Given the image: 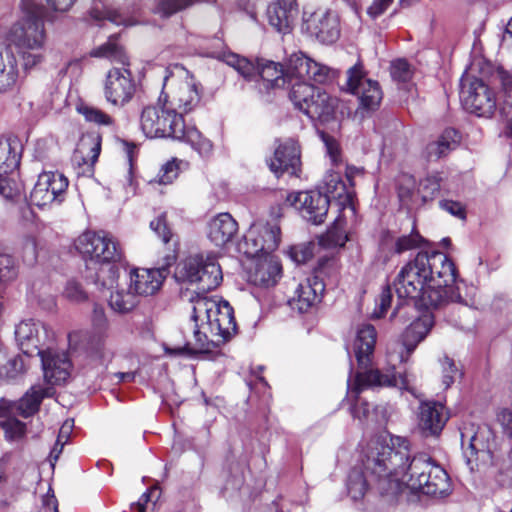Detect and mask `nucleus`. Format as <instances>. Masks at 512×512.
Wrapping results in <instances>:
<instances>
[{"label":"nucleus","mask_w":512,"mask_h":512,"mask_svg":"<svg viewBox=\"0 0 512 512\" xmlns=\"http://www.w3.org/2000/svg\"><path fill=\"white\" fill-rule=\"evenodd\" d=\"M22 17L6 34L9 42L0 50V94L13 91L20 81V68L29 72L46 59L45 7L38 0H21Z\"/></svg>","instance_id":"nucleus-4"},{"label":"nucleus","mask_w":512,"mask_h":512,"mask_svg":"<svg viewBox=\"0 0 512 512\" xmlns=\"http://www.w3.org/2000/svg\"><path fill=\"white\" fill-rule=\"evenodd\" d=\"M163 90L167 104L177 113L192 111L200 101V94L194 79L188 71L176 65L174 71L165 70Z\"/></svg>","instance_id":"nucleus-8"},{"label":"nucleus","mask_w":512,"mask_h":512,"mask_svg":"<svg viewBox=\"0 0 512 512\" xmlns=\"http://www.w3.org/2000/svg\"><path fill=\"white\" fill-rule=\"evenodd\" d=\"M53 393L54 389L51 386L33 385L19 401L15 402L18 416L28 418L34 415L39 410L41 401L51 397Z\"/></svg>","instance_id":"nucleus-33"},{"label":"nucleus","mask_w":512,"mask_h":512,"mask_svg":"<svg viewBox=\"0 0 512 512\" xmlns=\"http://www.w3.org/2000/svg\"><path fill=\"white\" fill-rule=\"evenodd\" d=\"M0 426L5 432V437L9 441L22 439L26 434V424L14 416L13 418L0 420Z\"/></svg>","instance_id":"nucleus-44"},{"label":"nucleus","mask_w":512,"mask_h":512,"mask_svg":"<svg viewBox=\"0 0 512 512\" xmlns=\"http://www.w3.org/2000/svg\"><path fill=\"white\" fill-rule=\"evenodd\" d=\"M324 196L329 199V203L334 200L341 210H347L352 216L355 214L353 206L352 191L347 188L341 179L339 172H330L324 178Z\"/></svg>","instance_id":"nucleus-30"},{"label":"nucleus","mask_w":512,"mask_h":512,"mask_svg":"<svg viewBox=\"0 0 512 512\" xmlns=\"http://www.w3.org/2000/svg\"><path fill=\"white\" fill-rule=\"evenodd\" d=\"M376 340L377 331L372 324L363 323L357 326L353 352L360 367L366 368L371 364Z\"/></svg>","instance_id":"nucleus-26"},{"label":"nucleus","mask_w":512,"mask_h":512,"mask_svg":"<svg viewBox=\"0 0 512 512\" xmlns=\"http://www.w3.org/2000/svg\"><path fill=\"white\" fill-rule=\"evenodd\" d=\"M291 85L292 88L289 94L290 99L293 102L295 108L304 113L305 107L315 100V98L318 96V92H320L321 89L309 84L306 81L294 80Z\"/></svg>","instance_id":"nucleus-36"},{"label":"nucleus","mask_w":512,"mask_h":512,"mask_svg":"<svg viewBox=\"0 0 512 512\" xmlns=\"http://www.w3.org/2000/svg\"><path fill=\"white\" fill-rule=\"evenodd\" d=\"M181 130L183 136L173 137V139L187 142L201 155H208L212 151L211 141L205 138L198 129L195 127H186L183 123Z\"/></svg>","instance_id":"nucleus-37"},{"label":"nucleus","mask_w":512,"mask_h":512,"mask_svg":"<svg viewBox=\"0 0 512 512\" xmlns=\"http://www.w3.org/2000/svg\"><path fill=\"white\" fill-rule=\"evenodd\" d=\"M379 444L381 446H391L390 443H386L384 440L379 438L372 439L368 442L365 449L363 450V457L361 459V463L355 467H353L348 475L347 479V490L348 494L353 500H360L365 495L367 489L369 487L375 486L379 493L383 496H388L391 498H395V495L392 493L382 492L381 491V481L382 480H393L394 475L391 473L377 471L378 469H368L366 467L367 458L373 449L372 446Z\"/></svg>","instance_id":"nucleus-10"},{"label":"nucleus","mask_w":512,"mask_h":512,"mask_svg":"<svg viewBox=\"0 0 512 512\" xmlns=\"http://www.w3.org/2000/svg\"><path fill=\"white\" fill-rule=\"evenodd\" d=\"M286 201L294 207L308 222L322 224L328 214L329 199L319 191H300L290 193Z\"/></svg>","instance_id":"nucleus-17"},{"label":"nucleus","mask_w":512,"mask_h":512,"mask_svg":"<svg viewBox=\"0 0 512 512\" xmlns=\"http://www.w3.org/2000/svg\"><path fill=\"white\" fill-rule=\"evenodd\" d=\"M457 270L442 252H419L406 263L394 280L399 300L413 301L424 309L439 308L455 302L467 305L455 286Z\"/></svg>","instance_id":"nucleus-3"},{"label":"nucleus","mask_w":512,"mask_h":512,"mask_svg":"<svg viewBox=\"0 0 512 512\" xmlns=\"http://www.w3.org/2000/svg\"><path fill=\"white\" fill-rule=\"evenodd\" d=\"M77 0H46L47 5L56 12L69 11Z\"/></svg>","instance_id":"nucleus-61"},{"label":"nucleus","mask_w":512,"mask_h":512,"mask_svg":"<svg viewBox=\"0 0 512 512\" xmlns=\"http://www.w3.org/2000/svg\"><path fill=\"white\" fill-rule=\"evenodd\" d=\"M91 17L96 20L107 19L116 25H132V23L128 22V20L124 18L118 11L111 9H107L104 12H102L99 11L97 8H93L91 10Z\"/></svg>","instance_id":"nucleus-53"},{"label":"nucleus","mask_w":512,"mask_h":512,"mask_svg":"<svg viewBox=\"0 0 512 512\" xmlns=\"http://www.w3.org/2000/svg\"><path fill=\"white\" fill-rule=\"evenodd\" d=\"M109 305L116 312L127 313L137 305V297L129 287L127 291L117 289L111 293Z\"/></svg>","instance_id":"nucleus-38"},{"label":"nucleus","mask_w":512,"mask_h":512,"mask_svg":"<svg viewBox=\"0 0 512 512\" xmlns=\"http://www.w3.org/2000/svg\"><path fill=\"white\" fill-rule=\"evenodd\" d=\"M441 177L438 174H432L425 177L419 184V192L423 201L433 199L440 191Z\"/></svg>","instance_id":"nucleus-46"},{"label":"nucleus","mask_w":512,"mask_h":512,"mask_svg":"<svg viewBox=\"0 0 512 512\" xmlns=\"http://www.w3.org/2000/svg\"><path fill=\"white\" fill-rule=\"evenodd\" d=\"M412 73L411 66L405 59H397L391 62L390 74L394 81L408 82Z\"/></svg>","instance_id":"nucleus-48"},{"label":"nucleus","mask_w":512,"mask_h":512,"mask_svg":"<svg viewBox=\"0 0 512 512\" xmlns=\"http://www.w3.org/2000/svg\"><path fill=\"white\" fill-rule=\"evenodd\" d=\"M347 91L356 95L360 106L367 110L376 109L382 100V91L377 81L366 78L360 63L347 71Z\"/></svg>","instance_id":"nucleus-16"},{"label":"nucleus","mask_w":512,"mask_h":512,"mask_svg":"<svg viewBox=\"0 0 512 512\" xmlns=\"http://www.w3.org/2000/svg\"><path fill=\"white\" fill-rule=\"evenodd\" d=\"M68 184V179L62 173H41L30 193L31 203L38 207L61 204L65 199Z\"/></svg>","instance_id":"nucleus-14"},{"label":"nucleus","mask_w":512,"mask_h":512,"mask_svg":"<svg viewBox=\"0 0 512 512\" xmlns=\"http://www.w3.org/2000/svg\"><path fill=\"white\" fill-rule=\"evenodd\" d=\"M26 370V364L22 356H14L3 365L1 373L9 379L22 375Z\"/></svg>","instance_id":"nucleus-51"},{"label":"nucleus","mask_w":512,"mask_h":512,"mask_svg":"<svg viewBox=\"0 0 512 512\" xmlns=\"http://www.w3.org/2000/svg\"><path fill=\"white\" fill-rule=\"evenodd\" d=\"M460 100L467 111L478 117L490 118L498 107L494 91L482 80L469 75L461 78Z\"/></svg>","instance_id":"nucleus-11"},{"label":"nucleus","mask_w":512,"mask_h":512,"mask_svg":"<svg viewBox=\"0 0 512 512\" xmlns=\"http://www.w3.org/2000/svg\"><path fill=\"white\" fill-rule=\"evenodd\" d=\"M286 73L289 78L297 81L312 80L322 84L330 79L331 70L299 52L292 54L288 59Z\"/></svg>","instance_id":"nucleus-19"},{"label":"nucleus","mask_w":512,"mask_h":512,"mask_svg":"<svg viewBox=\"0 0 512 512\" xmlns=\"http://www.w3.org/2000/svg\"><path fill=\"white\" fill-rule=\"evenodd\" d=\"M337 104L336 98L321 90L315 100L305 107L304 114L313 121L325 123L333 118Z\"/></svg>","instance_id":"nucleus-34"},{"label":"nucleus","mask_w":512,"mask_h":512,"mask_svg":"<svg viewBox=\"0 0 512 512\" xmlns=\"http://www.w3.org/2000/svg\"><path fill=\"white\" fill-rule=\"evenodd\" d=\"M175 280L181 285L180 297L192 304L194 321L193 345L195 352L208 353L228 341L237 331L233 308L227 301H219L206 293L222 281L220 265L213 256L197 254L178 264Z\"/></svg>","instance_id":"nucleus-1"},{"label":"nucleus","mask_w":512,"mask_h":512,"mask_svg":"<svg viewBox=\"0 0 512 512\" xmlns=\"http://www.w3.org/2000/svg\"><path fill=\"white\" fill-rule=\"evenodd\" d=\"M18 416L15 402L0 399V420H6Z\"/></svg>","instance_id":"nucleus-59"},{"label":"nucleus","mask_w":512,"mask_h":512,"mask_svg":"<svg viewBox=\"0 0 512 512\" xmlns=\"http://www.w3.org/2000/svg\"><path fill=\"white\" fill-rule=\"evenodd\" d=\"M44 379L48 386L64 383L70 376L71 362L65 352L47 348L40 355Z\"/></svg>","instance_id":"nucleus-22"},{"label":"nucleus","mask_w":512,"mask_h":512,"mask_svg":"<svg viewBox=\"0 0 512 512\" xmlns=\"http://www.w3.org/2000/svg\"><path fill=\"white\" fill-rule=\"evenodd\" d=\"M441 369H442V382L445 388H449L455 381L456 377L459 375V369L456 366L453 359L448 356H444L440 360Z\"/></svg>","instance_id":"nucleus-49"},{"label":"nucleus","mask_w":512,"mask_h":512,"mask_svg":"<svg viewBox=\"0 0 512 512\" xmlns=\"http://www.w3.org/2000/svg\"><path fill=\"white\" fill-rule=\"evenodd\" d=\"M499 103L500 113L507 120L512 130V75L505 74L502 76V96Z\"/></svg>","instance_id":"nucleus-40"},{"label":"nucleus","mask_w":512,"mask_h":512,"mask_svg":"<svg viewBox=\"0 0 512 512\" xmlns=\"http://www.w3.org/2000/svg\"><path fill=\"white\" fill-rule=\"evenodd\" d=\"M461 444L471 469L474 461H480L484 466L495 455V436L487 425L479 426L476 431L462 432Z\"/></svg>","instance_id":"nucleus-13"},{"label":"nucleus","mask_w":512,"mask_h":512,"mask_svg":"<svg viewBox=\"0 0 512 512\" xmlns=\"http://www.w3.org/2000/svg\"><path fill=\"white\" fill-rule=\"evenodd\" d=\"M94 57H106L120 63L122 67H113L106 73L103 81V96L107 103L122 108L134 97L136 82L129 69V60L122 47L116 43V37L92 51Z\"/></svg>","instance_id":"nucleus-5"},{"label":"nucleus","mask_w":512,"mask_h":512,"mask_svg":"<svg viewBox=\"0 0 512 512\" xmlns=\"http://www.w3.org/2000/svg\"><path fill=\"white\" fill-rule=\"evenodd\" d=\"M460 141L456 130L446 129L436 141L429 143L426 147V155L429 160L439 159L454 150Z\"/></svg>","instance_id":"nucleus-35"},{"label":"nucleus","mask_w":512,"mask_h":512,"mask_svg":"<svg viewBox=\"0 0 512 512\" xmlns=\"http://www.w3.org/2000/svg\"><path fill=\"white\" fill-rule=\"evenodd\" d=\"M168 275L167 267L132 268L129 271L128 287L137 296L156 294Z\"/></svg>","instance_id":"nucleus-20"},{"label":"nucleus","mask_w":512,"mask_h":512,"mask_svg":"<svg viewBox=\"0 0 512 512\" xmlns=\"http://www.w3.org/2000/svg\"><path fill=\"white\" fill-rule=\"evenodd\" d=\"M324 291V283L317 276L309 277L301 282L295 290V295L289 304L300 313L307 312L320 301Z\"/></svg>","instance_id":"nucleus-27"},{"label":"nucleus","mask_w":512,"mask_h":512,"mask_svg":"<svg viewBox=\"0 0 512 512\" xmlns=\"http://www.w3.org/2000/svg\"><path fill=\"white\" fill-rule=\"evenodd\" d=\"M439 206L458 219L464 220L466 218V208L461 202L445 199L439 202Z\"/></svg>","instance_id":"nucleus-54"},{"label":"nucleus","mask_w":512,"mask_h":512,"mask_svg":"<svg viewBox=\"0 0 512 512\" xmlns=\"http://www.w3.org/2000/svg\"><path fill=\"white\" fill-rule=\"evenodd\" d=\"M292 257L298 263L306 262L312 257V250L309 246H298L292 249Z\"/></svg>","instance_id":"nucleus-63"},{"label":"nucleus","mask_w":512,"mask_h":512,"mask_svg":"<svg viewBox=\"0 0 512 512\" xmlns=\"http://www.w3.org/2000/svg\"><path fill=\"white\" fill-rule=\"evenodd\" d=\"M253 267L248 272V281L259 287L274 286L281 274V265L275 255L256 257Z\"/></svg>","instance_id":"nucleus-24"},{"label":"nucleus","mask_w":512,"mask_h":512,"mask_svg":"<svg viewBox=\"0 0 512 512\" xmlns=\"http://www.w3.org/2000/svg\"><path fill=\"white\" fill-rule=\"evenodd\" d=\"M350 393L355 395L367 388L373 387H397L400 390H409V382L405 373L396 372L395 367L382 372L379 369H370L358 372L355 376L353 387L348 385Z\"/></svg>","instance_id":"nucleus-18"},{"label":"nucleus","mask_w":512,"mask_h":512,"mask_svg":"<svg viewBox=\"0 0 512 512\" xmlns=\"http://www.w3.org/2000/svg\"><path fill=\"white\" fill-rule=\"evenodd\" d=\"M92 322L98 329H102L106 326L107 320L104 308L100 305H94Z\"/></svg>","instance_id":"nucleus-64"},{"label":"nucleus","mask_w":512,"mask_h":512,"mask_svg":"<svg viewBox=\"0 0 512 512\" xmlns=\"http://www.w3.org/2000/svg\"><path fill=\"white\" fill-rule=\"evenodd\" d=\"M20 157L8 140L0 139V175L13 172L19 165Z\"/></svg>","instance_id":"nucleus-39"},{"label":"nucleus","mask_w":512,"mask_h":512,"mask_svg":"<svg viewBox=\"0 0 512 512\" xmlns=\"http://www.w3.org/2000/svg\"><path fill=\"white\" fill-rule=\"evenodd\" d=\"M238 224L229 213H220L208 225V237L216 246L222 247L233 239Z\"/></svg>","instance_id":"nucleus-32"},{"label":"nucleus","mask_w":512,"mask_h":512,"mask_svg":"<svg viewBox=\"0 0 512 512\" xmlns=\"http://www.w3.org/2000/svg\"><path fill=\"white\" fill-rule=\"evenodd\" d=\"M392 301V292L389 286L383 288L379 301L377 302V308L373 312V316L376 318H381L387 312L388 308L391 305Z\"/></svg>","instance_id":"nucleus-55"},{"label":"nucleus","mask_w":512,"mask_h":512,"mask_svg":"<svg viewBox=\"0 0 512 512\" xmlns=\"http://www.w3.org/2000/svg\"><path fill=\"white\" fill-rule=\"evenodd\" d=\"M18 276V265L14 258L0 251V282L13 281Z\"/></svg>","instance_id":"nucleus-45"},{"label":"nucleus","mask_w":512,"mask_h":512,"mask_svg":"<svg viewBox=\"0 0 512 512\" xmlns=\"http://www.w3.org/2000/svg\"><path fill=\"white\" fill-rule=\"evenodd\" d=\"M63 295L72 302L80 303L88 299V295L81 284L75 280L67 281Z\"/></svg>","instance_id":"nucleus-52"},{"label":"nucleus","mask_w":512,"mask_h":512,"mask_svg":"<svg viewBox=\"0 0 512 512\" xmlns=\"http://www.w3.org/2000/svg\"><path fill=\"white\" fill-rule=\"evenodd\" d=\"M75 246L90 261L102 265L97 272L96 283L102 288H114L119 275L118 268L111 262L119 260L121 255L112 237L102 231H86L78 237Z\"/></svg>","instance_id":"nucleus-6"},{"label":"nucleus","mask_w":512,"mask_h":512,"mask_svg":"<svg viewBox=\"0 0 512 512\" xmlns=\"http://www.w3.org/2000/svg\"><path fill=\"white\" fill-rule=\"evenodd\" d=\"M73 427L74 420L72 419H68L62 424L57 437L58 444H66L68 442L70 435L73 431Z\"/></svg>","instance_id":"nucleus-62"},{"label":"nucleus","mask_w":512,"mask_h":512,"mask_svg":"<svg viewBox=\"0 0 512 512\" xmlns=\"http://www.w3.org/2000/svg\"><path fill=\"white\" fill-rule=\"evenodd\" d=\"M140 127L148 138L183 136V117L167 104V99L142 109Z\"/></svg>","instance_id":"nucleus-9"},{"label":"nucleus","mask_w":512,"mask_h":512,"mask_svg":"<svg viewBox=\"0 0 512 512\" xmlns=\"http://www.w3.org/2000/svg\"><path fill=\"white\" fill-rule=\"evenodd\" d=\"M498 421L501 423L505 434L512 438V411L511 410H503L498 415Z\"/></svg>","instance_id":"nucleus-60"},{"label":"nucleus","mask_w":512,"mask_h":512,"mask_svg":"<svg viewBox=\"0 0 512 512\" xmlns=\"http://www.w3.org/2000/svg\"><path fill=\"white\" fill-rule=\"evenodd\" d=\"M485 473L497 486L512 488V439L502 455H495L486 463Z\"/></svg>","instance_id":"nucleus-25"},{"label":"nucleus","mask_w":512,"mask_h":512,"mask_svg":"<svg viewBox=\"0 0 512 512\" xmlns=\"http://www.w3.org/2000/svg\"><path fill=\"white\" fill-rule=\"evenodd\" d=\"M393 0H374L368 7L367 13L372 18H377L382 15L390 6Z\"/></svg>","instance_id":"nucleus-58"},{"label":"nucleus","mask_w":512,"mask_h":512,"mask_svg":"<svg viewBox=\"0 0 512 512\" xmlns=\"http://www.w3.org/2000/svg\"><path fill=\"white\" fill-rule=\"evenodd\" d=\"M197 0H159L155 13L162 17H169L188 7L193 6Z\"/></svg>","instance_id":"nucleus-43"},{"label":"nucleus","mask_w":512,"mask_h":512,"mask_svg":"<svg viewBox=\"0 0 512 512\" xmlns=\"http://www.w3.org/2000/svg\"><path fill=\"white\" fill-rule=\"evenodd\" d=\"M186 166V162L173 158L161 167L155 181L163 185L170 184L178 177L182 168Z\"/></svg>","instance_id":"nucleus-42"},{"label":"nucleus","mask_w":512,"mask_h":512,"mask_svg":"<svg viewBox=\"0 0 512 512\" xmlns=\"http://www.w3.org/2000/svg\"><path fill=\"white\" fill-rule=\"evenodd\" d=\"M267 16L270 25L278 32H290L298 16L296 0H277L271 3L267 9Z\"/></svg>","instance_id":"nucleus-28"},{"label":"nucleus","mask_w":512,"mask_h":512,"mask_svg":"<svg viewBox=\"0 0 512 512\" xmlns=\"http://www.w3.org/2000/svg\"><path fill=\"white\" fill-rule=\"evenodd\" d=\"M433 320L431 315L424 314L415 319L404 331L402 335L403 350L399 355H394L388 352L390 362H405L411 353L415 350L417 345L424 340L432 328Z\"/></svg>","instance_id":"nucleus-21"},{"label":"nucleus","mask_w":512,"mask_h":512,"mask_svg":"<svg viewBox=\"0 0 512 512\" xmlns=\"http://www.w3.org/2000/svg\"><path fill=\"white\" fill-rule=\"evenodd\" d=\"M448 420L444 406L436 401H423L418 408V428L423 436H438Z\"/></svg>","instance_id":"nucleus-23"},{"label":"nucleus","mask_w":512,"mask_h":512,"mask_svg":"<svg viewBox=\"0 0 512 512\" xmlns=\"http://www.w3.org/2000/svg\"><path fill=\"white\" fill-rule=\"evenodd\" d=\"M425 243L426 239L420 235V233L416 230L414 225L409 234L399 236L396 239L394 251L397 254H402L406 251L420 248Z\"/></svg>","instance_id":"nucleus-41"},{"label":"nucleus","mask_w":512,"mask_h":512,"mask_svg":"<svg viewBox=\"0 0 512 512\" xmlns=\"http://www.w3.org/2000/svg\"><path fill=\"white\" fill-rule=\"evenodd\" d=\"M280 242L277 224L254 223L244 236L240 249L251 258L273 255Z\"/></svg>","instance_id":"nucleus-12"},{"label":"nucleus","mask_w":512,"mask_h":512,"mask_svg":"<svg viewBox=\"0 0 512 512\" xmlns=\"http://www.w3.org/2000/svg\"><path fill=\"white\" fill-rule=\"evenodd\" d=\"M300 163V150L298 144L293 139H288L280 143L274 152V157L268 162L270 170L276 175L285 171L292 170L294 173Z\"/></svg>","instance_id":"nucleus-29"},{"label":"nucleus","mask_w":512,"mask_h":512,"mask_svg":"<svg viewBox=\"0 0 512 512\" xmlns=\"http://www.w3.org/2000/svg\"><path fill=\"white\" fill-rule=\"evenodd\" d=\"M80 111L89 122L104 126H111L114 123V120L110 115L98 108L83 107Z\"/></svg>","instance_id":"nucleus-50"},{"label":"nucleus","mask_w":512,"mask_h":512,"mask_svg":"<svg viewBox=\"0 0 512 512\" xmlns=\"http://www.w3.org/2000/svg\"><path fill=\"white\" fill-rule=\"evenodd\" d=\"M157 492L158 489L156 487H153L146 491L145 493H143L137 502L131 504V510H135L136 512H146L149 503L151 502V498Z\"/></svg>","instance_id":"nucleus-57"},{"label":"nucleus","mask_w":512,"mask_h":512,"mask_svg":"<svg viewBox=\"0 0 512 512\" xmlns=\"http://www.w3.org/2000/svg\"><path fill=\"white\" fill-rule=\"evenodd\" d=\"M391 446L376 444L367 458L368 469H378L381 473L389 471L393 480H382L381 491L392 493L395 497L404 488L433 498H444L451 491V482L447 472L424 453L414 455L409 451V442L400 436L390 437Z\"/></svg>","instance_id":"nucleus-2"},{"label":"nucleus","mask_w":512,"mask_h":512,"mask_svg":"<svg viewBox=\"0 0 512 512\" xmlns=\"http://www.w3.org/2000/svg\"><path fill=\"white\" fill-rule=\"evenodd\" d=\"M150 228L163 241L164 244H168L174 237L168 224L165 212L161 213L150 222Z\"/></svg>","instance_id":"nucleus-47"},{"label":"nucleus","mask_w":512,"mask_h":512,"mask_svg":"<svg viewBox=\"0 0 512 512\" xmlns=\"http://www.w3.org/2000/svg\"><path fill=\"white\" fill-rule=\"evenodd\" d=\"M15 337L25 355L32 356L35 353L39 356L46 350L43 347L54 340V333L40 321L29 319L16 326Z\"/></svg>","instance_id":"nucleus-15"},{"label":"nucleus","mask_w":512,"mask_h":512,"mask_svg":"<svg viewBox=\"0 0 512 512\" xmlns=\"http://www.w3.org/2000/svg\"><path fill=\"white\" fill-rule=\"evenodd\" d=\"M225 63L233 67L245 80L255 81L258 83V88L269 90L273 88H280L286 82L292 84L294 78H289L286 69L273 61L259 60L257 64L252 63L244 57H240L234 53H227L223 55Z\"/></svg>","instance_id":"nucleus-7"},{"label":"nucleus","mask_w":512,"mask_h":512,"mask_svg":"<svg viewBox=\"0 0 512 512\" xmlns=\"http://www.w3.org/2000/svg\"><path fill=\"white\" fill-rule=\"evenodd\" d=\"M18 192V188L8 174L0 175V195L6 199L13 198Z\"/></svg>","instance_id":"nucleus-56"},{"label":"nucleus","mask_w":512,"mask_h":512,"mask_svg":"<svg viewBox=\"0 0 512 512\" xmlns=\"http://www.w3.org/2000/svg\"><path fill=\"white\" fill-rule=\"evenodd\" d=\"M309 28L317 39L325 44L334 43L340 35L338 17L331 11L315 13Z\"/></svg>","instance_id":"nucleus-31"}]
</instances>
